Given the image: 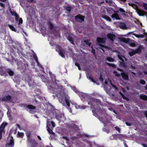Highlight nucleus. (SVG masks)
Here are the masks:
<instances>
[{"label":"nucleus","instance_id":"obj_44","mask_svg":"<svg viewBox=\"0 0 147 147\" xmlns=\"http://www.w3.org/2000/svg\"><path fill=\"white\" fill-rule=\"evenodd\" d=\"M120 64L121 66H123L124 67L126 66L124 60L122 61V62H121Z\"/></svg>","mask_w":147,"mask_h":147},{"label":"nucleus","instance_id":"obj_28","mask_svg":"<svg viewBox=\"0 0 147 147\" xmlns=\"http://www.w3.org/2000/svg\"><path fill=\"white\" fill-rule=\"evenodd\" d=\"M141 99L144 100H147V96L144 94H141L140 96Z\"/></svg>","mask_w":147,"mask_h":147},{"label":"nucleus","instance_id":"obj_11","mask_svg":"<svg viewBox=\"0 0 147 147\" xmlns=\"http://www.w3.org/2000/svg\"><path fill=\"white\" fill-rule=\"evenodd\" d=\"M118 25L119 27L121 29L125 30L127 28L126 24L122 22H119Z\"/></svg>","mask_w":147,"mask_h":147},{"label":"nucleus","instance_id":"obj_51","mask_svg":"<svg viewBox=\"0 0 147 147\" xmlns=\"http://www.w3.org/2000/svg\"><path fill=\"white\" fill-rule=\"evenodd\" d=\"M91 53L93 54L95 56V51L94 49H92L91 51Z\"/></svg>","mask_w":147,"mask_h":147},{"label":"nucleus","instance_id":"obj_17","mask_svg":"<svg viewBox=\"0 0 147 147\" xmlns=\"http://www.w3.org/2000/svg\"><path fill=\"white\" fill-rule=\"evenodd\" d=\"M143 47L142 46H140L138 48L135 50L136 53L140 54L141 52V49H143Z\"/></svg>","mask_w":147,"mask_h":147},{"label":"nucleus","instance_id":"obj_38","mask_svg":"<svg viewBox=\"0 0 147 147\" xmlns=\"http://www.w3.org/2000/svg\"><path fill=\"white\" fill-rule=\"evenodd\" d=\"M72 7L71 6H67L65 8V9L69 11V12H70L71 11V10L72 9Z\"/></svg>","mask_w":147,"mask_h":147},{"label":"nucleus","instance_id":"obj_22","mask_svg":"<svg viewBox=\"0 0 147 147\" xmlns=\"http://www.w3.org/2000/svg\"><path fill=\"white\" fill-rule=\"evenodd\" d=\"M49 123V122L48 121H47V130L51 134H54V133L53 132V131L50 128L48 127Z\"/></svg>","mask_w":147,"mask_h":147},{"label":"nucleus","instance_id":"obj_53","mask_svg":"<svg viewBox=\"0 0 147 147\" xmlns=\"http://www.w3.org/2000/svg\"><path fill=\"white\" fill-rule=\"evenodd\" d=\"M0 5L3 8H5V5L1 2L0 3Z\"/></svg>","mask_w":147,"mask_h":147},{"label":"nucleus","instance_id":"obj_61","mask_svg":"<svg viewBox=\"0 0 147 147\" xmlns=\"http://www.w3.org/2000/svg\"><path fill=\"white\" fill-rule=\"evenodd\" d=\"M102 43H98V45H99V46L100 47H104V46H103V45H102Z\"/></svg>","mask_w":147,"mask_h":147},{"label":"nucleus","instance_id":"obj_5","mask_svg":"<svg viewBox=\"0 0 147 147\" xmlns=\"http://www.w3.org/2000/svg\"><path fill=\"white\" fill-rule=\"evenodd\" d=\"M12 47L13 48L17 50L16 51L18 54H22V53L23 49L19 45L15 44L13 45Z\"/></svg>","mask_w":147,"mask_h":147},{"label":"nucleus","instance_id":"obj_1","mask_svg":"<svg viewBox=\"0 0 147 147\" xmlns=\"http://www.w3.org/2000/svg\"><path fill=\"white\" fill-rule=\"evenodd\" d=\"M81 96L88 100V104L90 106L91 109L99 110L100 109L99 107L101 104L100 100L94 98L86 93H82Z\"/></svg>","mask_w":147,"mask_h":147},{"label":"nucleus","instance_id":"obj_41","mask_svg":"<svg viewBox=\"0 0 147 147\" xmlns=\"http://www.w3.org/2000/svg\"><path fill=\"white\" fill-rule=\"evenodd\" d=\"M139 82L140 84L142 85H144L146 83V82L143 79H140V80Z\"/></svg>","mask_w":147,"mask_h":147},{"label":"nucleus","instance_id":"obj_21","mask_svg":"<svg viewBox=\"0 0 147 147\" xmlns=\"http://www.w3.org/2000/svg\"><path fill=\"white\" fill-rule=\"evenodd\" d=\"M7 72L9 76H13L14 74V72L9 68H7Z\"/></svg>","mask_w":147,"mask_h":147},{"label":"nucleus","instance_id":"obj_14","mask_svg":"<svg viewBox=\"0 0 147 147\" xmlns=\"http://www.w3.org/2000/svg\"><path fill=\"white\" fill-rule=\"evenodd\" d=\"M121 75L122 78L125 80H129V76L127 74L124 72H121Z\"/></svg>","mask_w":147,"mask_h":147},{"label":"nucleus","instance_id":"obj_9","mask_svg":"<svg viewBox=\"0 0 147 147\" xmlns=\"http://www.w3.org/2000/svg\"><path fill=\"white\" fill-rule=\"evenodd\" d=\"M14 144V140L12 137L11 139H10L9 141V142L6 144L5 147H13Z\"/></svg>","mask_w":147,"mask_h":147},{"label":"nucleus","instance_id":"obj_39","mask_svg":"<svg viewBox=\"0 0 147 147\" xmlns=\"http://www.w3.org/2000/svg\"><path fill=\"white\" fill-rule=\"evenodd\" d=\"M9 11L12 15L13 16H15L17 14L16 11H13L11 9L9 10Z\"/></svg>","mask_w":147,"mask_h":147},{"label":"nucleus","instance_id":"obj_6","mask_svg":"<svg viewBox=\"0 0 147 147\" xmlns=\"http://www.w3.org/2000/svg\"><path fill=\"white\" fill-rule=\"evenodd\" d=\"M50 113L53 116L55 117L56 119H59L58 115L60 114V112L57 109H54L51 110Z\"/></svg>","mask_w":147,"mask_h":147},{"label":"nucleus","instance_id":"obj_50","mask_svg":"<svg viewBox=\"0 0 147 147\" xmlns=\"http://www.w3.org/2000/svg\"><path fill=\"white\" fill-rule=\"evenodd\" d=\"M143 7L144 8V9L146 10H147V4L144 3L143 4Z\"/></svg>","mask_w":147,"mask_h":147},{"label":"nucleus","instance_id":"obj_26","mask_svg":"<svg viewBox=\"0 0 147 147\" xmlns=\"http://www.w3.org/2000/svg\"><path fill=\"white\" fill-rule=\"evenodd\" d=\"M122 41L123 42L127 44L130 43V40L129 38H123L122 39Z\"/></svg>","mask_w":147,"mask_h":147},{"label":"nucleus","instance_id":"obj_43","mask_svg":"<svg viewBox=\"0 0 147 147\" xmlns=\"http://www.w3.org/2000/svg\"><path fill=\"white\" fill-rule=\"evenodd\" d=\"M118 57L119 59L122 61L124 60L123 59L122 57H123L125 58V59H126L125 58L124 56H123L122 55H118Z\"/></svg>","mask_w":147,"mask_h":147},{"label":"nucleus","instance_id":"obj_25","mask_svg":"<svg viewBox=\"0 0 147 147\" xmlns=\"http://www.w3.org/2000/svg\"><path fill=\"white\" fill-rule=\"evenodd\" d=\"M65 51L64 49H62L59 53V54L61 57L64 58L65 57Z\"/></svg>","mask_w":147,"mask_h":147},{"label":"nucleus","instance_id":"obj_46","mask_svg":"<svg viewBox=\"0 0 147 147\" xmlns=\"http://www.w3.org/2000/svg\"><path fill=\"white\" fill-rule=\"evenodd\" d=\"M33 56H34V58L35 60L37 62L38 64L39 62L38 61L37 57L36 54H35V55L34 54Z\"/></svg>","mask_w":147,"mask_h":147},{"label":"nucleus","instance_id":"obj_33","mask_svg":"<svg viewBox=\"0 0 147 147\" xmlns=\"http://www.w3.org/2000/svg\"><path fill=\"white\" fill-rule=\"evenodd\" d=\"M89 40H85L84 42H85L86 45H88L89 47L90 46L91 43L89 41Z\"/></svg>","mask_w":147,"mask_h":147},{"label":"nucleus","instance_id":"obj_52","mask_svg":"<svg viewBox=\"0 0 147 147\" xmlns=\"http://www.w3.org/2000/svg\"><path fill=\"white\" fill-rule=\"evenodd\" d=\"M102 75L101 74H100V77L99 78V79L101 81L103 82L104 80L103 78L102 77Z\"/></svg>","mask_w":147,"mask_h":147},{"label":"nucleus","instance_id":"obj_20","mask_svg":"<svg viewBox=\"0 0 147 147\" xmlns=\"http://www.w3.org/2000/svg\"><path fill=\"white\" fill-rule=\"evenodd\" d=\"M99 119L100 121L102 122L104 124H105L106 123L109 124L110 122L109 121L107 120H105L101 117H99Z\"/></svg>","mask_w":147,"mask_h":147},{"label":"nucleus","instance_id":"obj_42","mask_svg":"<svg viewBox=\"0 0 147 147\" xmlns=\"http://www.w3.org/2000/svg\"><path fill=\"white\" fill-rule=\"evenodd\" d=\"M136 53L135 52V51L134 50H133L131 52H130L129 53V55L131 56V57L133 56L134 55L136 54Z\"/></svg>","mask_w":147,"mask_h":147},{"label":"nucleus","instance_id":"obj_57","mask_svg":"<svg viewBox=\"0 0 147 147\" xmlns=\"http://www.w3.org/2000/svg\"><path fill=\"white\" fill-rule=\"evenodd\" d=\"M51 123L52 124V125L53 127H54L55 126V124L54 122H53V121H51Z\"/></svg>","mask_w":147,"mask_h":147},{"label":"nucleus","instance_id":"obj_35","mask_svg":"<svg viewBox=\"0 0 147 147\" xmlns=\"http://www.w3.org/2000/svg\"><path fill=\"white\" fill-rule=\"evenodd\" d=\"M48 24L50 25L49 27V29L51 30L53 29L54 28V26L53 24L50 22H49Z\"/></svg>","mask_w":147,"mask_h":147},{"label":"nucleus","instance_id":"obj_49","mask_svg":"<svg viewBox=\"0 0 147 147\" xmlns=\"http://www.w3.org/2000/svg\"><path fill=\"white\" fill-rule=\"evenodd\" d=\"M111 85L112 87L114 88L116 90H118V89L116 85L113 84L111 83Z\"/></svg>","mask_w":147,"mask_h":147},{"label":"nucleus","instance_id":"obj_23","mask_svg":"<svg viewBox=\"0 0 147 147\" xmlns=\"http://www.w3.org/2000/svg\"><path fill=\"white\" fill-rule=\"evenodd\" d=\"M11 98V96L10 95H8L6 96H5L2 99L3 101H7L10 100Z\"/></svg>","mask_w":147,"mask_h":147},{"label":"nucleus","instance_id":"obj_24","mask_svg":"<svg viewBox=\"0 0 147 147\" xmlns=\"http://www.w3.org/2000/svg\"><path fill=\"white\" fill-rule=\"evenodd\" d=\"M87 78L89 80H91L92 82L96 83V82L92 78V75L89 73H88L86 75Z\"/></svg>","mask_w":147,"mask_h":147},{"label":"nucleus","instance_id":"obj_13","mask_svg":"<svg viewBox=\"0 0 147 147\" xmlns=\"http://www.w3.org/2000/svg\"><path fill=\"white\" fill-rule=\"evenodd\" d=\"M7 72V69L3 68L0 67V75L2 76L5 75Z\"/></svg>","mask_w":147,"mask_h":147},{"label":"nucleus","instance_id":"obj_8","mask_svg":"<svg viewBox=\"0 0 147 147\" xmlns=\"http://www.w3.org/2000/svg\"><path fill=\"white\" fill-rule=\"evenodd\" d=\"M26 135L28 138L27 140L29 143H32L31 140H32L34 143H36V141L34 139H32L31 138H30L31 136V134L30 131L26 132Z\"/></svg>","mask_w":147,"mask_h":147},{"label":"nucleus","instance_id":"obj_36","mask_svg":"<svg viewBox=\"0 0 147 147\" xmlns=\"http://www.w3.org/2000/svg\"><path fill=\"white\" fill-rule=\"evenodd\" d=\"M107 60L109 62H113L114 59L111 57H108L107 58Z\"/></svg>","mask_w":147,"mask_h":147},{"label":"nucleus","instance_id":"obj_2","mask_svg":"<svg viewBox=\"0 0 147 147\" xmlns=\"http://www.w3.org/2000/svg\"><path fill=\"white\" fill-rule=\"evenodd\" d=\"M22 106L24 107L25 109L27 110V109H29V112L31 114H34L35 112L36 107L31 105H27L25 104H22Z\"/></svg>","mask_w":147,"mask_h":147},{"label":"nucleus","instance_id":"obj_30","mask_svg":"<svg viewBox=\"0 0 147 147\" xmlns=\"http://www.w3.org/2000/svg\"><path fill=\"white\" fill-rule=\"evenodd\" d=\"M134 35L138 38H143L144 35L143 34H134Z\"/></svg>","mask_w":147,"mask_h":147},{"label":"nucleus","instance_id":"obj_27","mask_svg":"<svg viewBox=\"0 0 147 147\" xmlns=\"http://www.w3.org/2000/svg\"><path fill=\"white\" fill-rule=\"evenodd\" d=\"M7 125V122H5V123H3L0 126V129H3V130H4L5 127Z\"/></svg>","mask_w":147,"mask_h":147},{"label":"nucleus","instance_id":"obj_54","mask_svg":"<svg viewBox=\"0 0 147 147\" xmlns=\"http://www.w3.org/2000/svg\"><path fill=\"white\" fill-rule=\"evenodd\" d=\"M144 115L145 116V117L146 118V119H147V111H144Z\"/></svg>","mask_w":147,"mask_h":147},{"label":"nucleus","instance_id":"obj_32","mask_svg":"<svg viewBox=\"0 0 147 147\" xmlns=\"http://www.w3.org/2000/svg\"><path fill=\"white\" fill-rule=\"evenodd\" d=\"M17 134L19 137L21 138H23L24 136L23 133L20 132H18Z\"/></svg>","mask_w":147,"mask_h":147},{"label":"nucleus","instance_id":"obj_58","mask_svg":"<svg viewBox=\"0 0 147 147\" xmlns=\"http://www.w3.org/2000/svg\"><path fill=\"white\" fill-rule=\"evenodd\" d=\"M125 123L126 125L128 126H131V124L130 123H129L128 122H126Z\"/></svg>","mask_w":147,"mask_h":147},{"label":"nucleus","instance_id":"obj_7","mask_svg":"<svg viewBox=\"0 0 147 147\" xmlns=\"http://www.w3.org/2000/svg\"><path fill=\"white\" fill-rule=\"evenodd\" d=\"M15 16V19L16 23H17L19 25V27L20 28H21L20 27V26H21V24L20 25V24H22L23 23V20L22 18H20V17L19 16L18 14H17Z\"/></svg>","mask_w":147,"mask_h":147},{"label":"nucleus","instance_id":"obj_37","mask_svg":"<svg viewBox=\"0 0 147 147\" xmlns=\"http://www.w3.org/2000/svg\"><path fill=\"white\" fill-rule=\"evenodd\" d=\"M122 136L120 134H114L112 135V136L114 138V139H117V136Z\"/></svg>","mask_w":147,"mask_h":147},{"label":"nucleus","instance_id":"obj_45","mask_svg":"<svg viewBox=\"0 0 147 147\" xmlns=\"http://www.w3.org/2000/svg\"><path fill=\"white\" fill-rule=\"evenodd\" d=\"M64 116V115H63L62 114H60H60H59L58 115L59 117V119H57V120H58L59 121V122H60V120L59 119V118H62Z\"/></svg>","mask_w":147,"mask_h":147},{"label":"nucleus","instance_id":"obj_12","mask_svg":"<svg viewBox=\"0 0 147 147\" xmlns=\"http://www.w3.org/2000/svg\"><path fill=\"white\" fill-rule=\"evenodd\" d=\"M107 36L111 41H113L116 36L115 34H113L108 33L107 35Z\"/></svg>","mask_w":147,"mask_h":147},{"label":"nucleus","instance_id":"obj_47","mask_svg":"<svg viewBox=\"0 0 147 147\" xmlns=\"http://www.w3.org/2000/svg\"><path fill=\"white\" fill-rule=\"evenodd\" d=\"M115 130L117 131L119 133H120L121 130L119 127L116 126L115 127Z\"/></svg>","mask_w":147,"mask_h":147},{"label":"nucleus","instance_id":"obj_64","mask_svg":"<svg viewBox=\"0 0 147 147\" xmlns=\"http://www.w3.org/2000/svg\"><path fill=\"white\" fill-rule=\"evenodd\" d=\"M117 69L118 71H122H122H123V70H122V69H120V68H117Z\"/></svg>","mask_w":147,"mask_h":147},{"label":"nucleus","instance_id":"obj_34","mask_svg":"<svg viewBox=\"0 0 147 147\" xmlns=\"http://www.w3.org/2000/svg\"><path fill=\"white\" fill-rule=\"evenodd\" d=\"M106 64L107 65L109 66L110 67H113V68H115L116 67L115 65L114 64L110 63H106Z\"/></svg>","mask_w":147,"mask_h":147},{"label":"nucleus","instance_id":"obj_10","mask_svg":"<svg viewBox=\"0 0 147 147\" xmlns=\"http://www.w3.org/2000/svg\"><path fill=\"white\" fill-rule=\"evenodd\" d=\"M64 97L65 100L66 105L68 107H69L70 106V102H71L70 100L69 97L67 94H65Z\"/></svg>","mask_w":147,"mask_h":147},{"label":"nucleus","instance_id":"obj_31","mask_svg":"<svg viewBox=\"0 0 147 147\" xmlns=\"http://www.w3.org/2000/svg\"><path fill=\"white\" fill-rule=\"evenodd\" d=\"M8 26L9 28L12 31L16 32V30L14 27L12 25L8 24Z\"/></svg>","mask_w":147,"mask_h":147},{"label":"nucleus","instance_id":"obj_3","mask_svg":"<svg viewBox=\"0 0 147 147\" xmlns=\"http://www.w3.org/2000/svg\"><path fill=\"white\" fill-rule=\"evenodd\" d=\"M107 13L109 14H113L111 16V18H115L116 20H120V18L119 17L118 14L117 13H114L116 11L114 10L113 8H109L107 10Z\"/></svg>","mask_w":147,"mask_h":147},{"label":"nucleus","instance_id":"obj_60","mask_svg":"<svg viewBox=\"0 0 147 147\" xmlns=\"http://www.w3.org/2000/svg\"><path fill=\"white\" fill-rule=\"evenodd\" d=\"M123 143L125 147H128L126 143L124 141L123 142Z\"/></svg>","mask_w":147,"mask_h":147},{"label":"nucleus","instance_id":"obj_48","mask_svg":"<svg viewBox=\"0 0 147 147\" xmlns=\"http://www.w3.org/2000/svg\"><path fill=\"white\" fill-rule=\"evenodd\" d=\"M4 131L3 129H0V140L1 138L2 133Z\"/></svg>","mask_w":147,"mask_h":147},{"label":"nucleus","instance_id":"obj_55","mask_svg":"<svg viewBox=\"0 0 147 147\" xmlns=\"http://www.w3.org/2000/svg\"><path fill=\"white\" fill-rule=\"evenodd\" d=\"M119 11L121 12L125 13V11H124L122 8H120L119 9Z\"/></svg>","mask_w":147,"mask_h":147},{"label":"nucleus","instance_id":"obj_59","mask_svg":"<svg viewBox=\"0 0 147 147\" xmlns=\"http://www.w3.org/2000/svg\"><path fill=\"white\" fill-rule=\"evenodd\" d=\"M63 138L67 141L69 140V139L67 138V137L64 136L63 137Z\"/></svg>","mask_w":147,"mask_h":147},{"label":"nucleus","instance_id":"obj_56","mask_svg":"<svg viewBox=\"0 0 147 147\" xmlns=\"http://www.w3.org/2000/svg\"><path fill=\"white\" fill-rule=\"evenodd\" d=\"M121 96L122 98L124 100H127V98L123 94Z\"/></svg>","mask_w":147,"mask_h":147},{"label":"nucleus","instance_id":"obj_16","mask_svg":"<svg viewBox=\"0 0 147 147\" xmlns=\"http://www.w3.org/2000/svg\"><path fill=\"white\" fill-rule=\"evenodd\" d=\"M101 16L102 18L106 20L107 21L109 22H111V18L105 14H103L102 13Z\"/></svg>","mask_w":147,"mask_h":147},{"label":"nucleus","instance_id":"obj_19","mask_svg":"<svg viewBox=\"0 0 147 147\" xmlns=\"http://www.w3.org/2000/svg\"><path fill=\"white\" fill-rule=\"evenodd\" d=\"M67 40L71 42V43L74 45V43L73 41V39L72 35L71 34H69L67 37Z\"/></svg>","mask_w":147,"mask_h":147},{"label":"nucleus","instance_id":"obj_40","mask_svg":"<svg viewBox=\"0 0 147 147\" xmlns=\"http://www.w3.org/2000/svg\"><path fill=\"white\" fill-rule=\"evenodd\" d=\"M113 73L115 74L116 76L118 77H120L121 76V74L120 73L118 74L117 72L116 71H114L113 72Z\"/></svg>","mask_w":147,"mask_h":147},{"label":"nucleus","instance_id":"obj_29","mask_svg":"<svg viewBox=\"0 0 147 147\" xmlns=\"http://www.w3.org/2000/svg\"><path fill=\"white\" fill-rule=\"evenodd\" d=\"M62 49H63L61 46L59 45H58L56 47L55 50L57 52L59 53V52Z\"/></svg>","mask_w":147,"mask_h":147},{"label":"nucleus","instance_id":"obj_4","mask_svg":"<svg viewBox=\"0 0 147 147\" xmlns=\"http://www.w3.org/2000/svg\"><path fill=\"white\" fill-rule=\"evenodd\" d=\"M84 16L80 14H78L75 17V19L76 21L82 23L84 20Z\"/></svg>","mask_w":147,"mask_h":147},{"label":"nucleus","instance_id":"obj_15","mask_svg":"<svg viewBox=\"0 0 147 147\" xmlns=\"http://www.w3.org/2000/svg\"><path fill=\"white\" fill-rule=\"evenodd\" d=\"M96 41L98 43H104L105 42V40L103 38L98 37L96 38Z\"/></svg>","mask_w":147,"mask_h":147},{"label":"nucleus","instance_id":"obj_18","mask_svg":"<svg viewBox=\"0 0 147 147\" xmlns=\"http://www.w3.org/2000/svg\"><path fill=\"white\" fill-rule=\"evenodd\" d=\"M137 13L140 16H143L146 14L145 12L140 9H138Z\"/></svg>","mask_w":147,"mask_h":147},{"label":"nucleus","instance_id":"obj_62","mask_svg":"<svg viewBox=\"0 0 147 147\" xmlns=\"http://www.w3.org/2000/svg\"><path fill=\"white\" fill-rule=\"evenodd\" d=\"M74 90L76 92H78V90L76 88H74Z\"/></svg>","mask_w":147,"mask_h":147},{"label":"nucleus","instance_id":"obj_63","mask_svg":"<svg viewBox=\"0 0 147 147\" xmlns=\"http://www.w3.org/2000/svg\"><path fill=\"white\" fill-rule=\"evenodd\" d=\"M75 65L76 66L78 67V66H79V65H80L77 62H76L75 63Z\"/></svg>","mask_w":147,"mask_h":147}]
</instances>
